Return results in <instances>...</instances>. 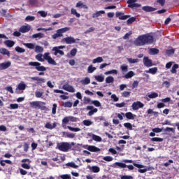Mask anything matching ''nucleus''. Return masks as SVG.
Masks as SVG:
<instances>
[{
  "label": "nucleus",
  "instance_id": "obj_24",
  "mask_svg": "<svg viewBox=\"0 0 179 179\" xmlns=\"http://www.w3.org/2000/svg\"><path fill=\"white\" fill-rule=\"evenodd\" d=\"M57 127V123L54 122L52 124L50 122H47L45 124V128H47V129H54Z\"/></svg>",
  "mask_w": 179,
  "mask_h": 179
},
{
  "label": "nucleus",
  "instance_id": "obj_6",
  "mask_svg": "<svg viewBox=\"0 0 179 179\" xmlns=\"http://www.w3.org/2000/svg\"><path fill=\"white\" fill-rule=\"evenodd\" d=\"M138 0H127V8H130L131 9H134L135 8H141L142 5L139 3H136Z\"/></svg>",
  "mask_w": 179,
  "mask_h": 179
},
{
  "label": "nucleus",
  "instance_id": "obj_48",
  "mask_svg": "<svg viewBox=\"0 0 179 179\" xmlns=\"http://www.w3.org/2000/svg\"><path fill=\"white\" fill-rule=\"evenodd\" d=\"M91 104H93L95 107H101V103L97 100L92 101Z\"/></svg>",
  "mask_w": 179,
  "mask_h": 179
},
{
  "label": "nucleus",
  "instance_id": "obj_29",
  "mask_svg": "<svg viewBox=\"0 0 179 179\" xmlns=\"http://www.w3.org/2000/svg\"><path fill=\"white\" fill-rule=\"evenodd\" d=\"M120 167V169H125L127 167V165L122 162H115L113 164V167Z\"/></svg>",
  "mask_w": 179,
  "mask_h": 179
},
{
  "label": "nucleus",
  "instance_id": "obj_5",
  "mask_svg": "<svg viewBox=\"0 0 179 179\" xmlns=\"http://www.w3.org/2000/svg\"><path fill=\"white\" fill-rule=\"evenodd\" d=\"M65 45L55 46L52 48V51H54V55L57 56L58 54L60 55H65V52L61 50H64Z\"/></svg>",
  "mask_w": 179,
  "mask_h": 179
},
{
  "label": "nucleus",
  "instance_id": "obj_44",
  "mask_svg": "<svg viewBox=\"0 0 179 179\" xmlns=\"http://www.w3.org/2000/svg\"><path fill=\"white\" fill-rule=\"evenodd\" d=\"M36 20V17L31 15H27L25 17V22H33Z\"/></svg>",
  "mask_w": 179,
  "mask_h": 179
},
{
  "label": "nucleus",
  "instance_id": "obj_32",
  "mask_svg": "<svg viewBox=\"0 0 179 179\" xmlns=\"http://www.w3.org/2000/svg\"><path fill=\"white\" fill-rule=\"evenodd\" d=\"M4 44L7 47L12 48L13 45H15V42L13 41L7 40L4 41Z\"/></svg>",
  "mask_w": 179,
  "mask_h": 179
},
{
  "label": "nucleus",
  "instance_id": "obj_10",
  "mask_svg": "<svg viewBox=\"0 0 179 179\" xmlns=\"http://www.w3.org/2000/svg\"><path fill=\"white\" fill-rule=\"evenodd\" d=\"M116 17H118L120 20H127L129 17H131V15H124L122 12H117L115 14Z\"/></svg>",
  "mask_w": 179,
  "mask_h": 179
},
{
  "label": "nucleus",
  "instance_id": "obj_60",
  "mask_svg": "<svg viewBox=\"0 0 179 179\" xmlns=\"http://www.w3.org/2000/svg\"><path fill=\"white\" fill-rule=\"evenodd\" d=\"M113 73H114L115 75H117V73H118V71H117L115 69L108 71L105 73V75H111Z\"/></svg>",
  "mask_w": 179,
  "mask_h": 179
},
{
  "label": "nucleus",
  "instance_id": "obj_17",
  "mask_svg": "<svg viewBox=\"0 0 179 179\" xmlns=\"http://www.w3.org/2000/svg\"><path fill=\"white\" fill-rule=\"evenodd\" d=\"M87 169H89L91 173H100V167L97 166H91L90 165H88Z\"/></svg>",
  "mask_w": 179,
  "mask_h": 179
},
{
  "label": "nucleus",
  "instance_id": "obj_37",
  "mask_svg": "<svg viewBox=\"0 0 179 179\" xmlns=\"http://www.w3.org/2000/svg\"><path fill=\"white\" fill-rule=\"evenodd\" d=\"M124 127L127 128V129H129V131H132V129H134L132 127V124L130 122L124 123Z\"/></svg>",
  "mask_w": 179,
  "mask_h": 179
},
{
  "label": "nucleus",
  "instance_id": "obj_59",
  "mask_svg": "<svg viewBox=\"0 0 179 179\" xmlns=\"http://www.w3.org/2000/svg\"><path fill=\"white\" fill-rule=\"evenodd\" d=\"M47 61L50 65H57V62H55L51 57Z\"/></svg>",
  "mask_w": 179,
  "mask_h": 179
},
{
  "label": "nucleus",
  "instance_id": "obj_54",
  "mask_svg": "<svg viewBox=\"0 0 179 179\" xmlns=\"http://www.w3.org/2000/svg\"><path fill=\"white\" fill-rule=\"evenodd\" d=\"M71 15H75L76 17H79L80 16V14L78 13V11H76V9L75 8H71Z\"/></svg>",
  "mask_w": 179,
  "mask_h": 179
},
{
  "label": "nucleus",
  "instance_id": "obj_33",
  "mask_svg": "<svg viewBox=\"0 0 179 179\" xmlns=\"http://www.w3.org/2000/svg\"><path fill=\"white\" fill-rule=\"evenodd\" d=\"M76 8H83V9H87V6H86V4H83V2L82 1H78L76 5Z\"/></svg>",
  "mask_w": 179,
  "mask_h": 179
},
{
  "label": "nucleus",
  "instance_id": "obj_34",
  "mask_svg": "<svg viewBox=\"0 0 179 179\" xmlns=\"http://www.w3.org/2000/svg\"><path fill=\"white\" fill-rule=\"evenodd\" d=\"M44 38V34L41 32L32 35V38Z\"/></svg>",
  "mask_w": 179,
  "mask_h": 179
},
{
  "label": "nucleus",
  "instance_id": "obj_58",
  "mask_svg": "<svg viewBox=\"0 0 179 179\" xmlns=\"http://www.w3.org/2000/svg\"><path fill=\"white\" fill-rule=\"evenodd\" d=\"M135 20H136V18L135 17H131L127 20V24H132Z\"/></svg>",
  "mask_w": 179,
  "mask_h": 179
},
{
  "label": "nucleus",
  "instance_id": "obj_41",
  "mask_svg": "<svg viewBox=\"0 0 179 179\" xmlns=\"http://www.w3.org/2000/svg\"><path fill=\"white\" fill-rule=\"evenodd\" d=\"M148 97L149 99H156L159 97V94H157V92H152L151 94L148 95Z\"/></svg>",
  "mask_w": 179,
  "mask_h": 179
},
{
  "label": "nucleus",
  "instance_id": "obj_21",
  "mask_svg": "<svg viewBox=\"0 0 179 179\" xmlns=\"http://www.w3.org/2000/svg\"><path fill=\"white\" fill-rule=\"evenodd\" d=\"M124 115L127 120H135V117H136V115H134V113L131 112L126 113Z\"/></svg>",
  "mask_w": 179,
  "mask_h": 179
},
{
  "label": "nucleus",
  "instance_id": "obj_43",
  "mask_svg": "<svg viewBox=\"0 0 179 179\" xmlns=\"http://www.w3.org/2000/svg\"><path fill=\"white\" fill-rule=\"evenodd\" d=\"M100 62H103V57H99L96 59H94L92 61V64H100Z\"/></svg>",
  "mask_w": 179,
  "mask_h": 179
},
{
  "label": "nucleus",
  "instance_id": "obj_64",
  "mask_svg": "<svg viewBox=\"0 0 179 179\" xmlns=\"http://www.w3.org/2000/svg\"><path fill=\"white\" fill-rule=\"evenodd\" d=\"M63 106H64V107H66V108H71V107H72V106H73V103L71 101H67V102H65L63 104Z\"/></svg>",
  "mask_w": 179,
  "mask_h": 179
},
{
  "label": "nucleus",
  "instance_id": "obj_49",
  "mask_svg": "<svg viewBox=\"0 0 179 179\" xmlns=\"http://www.w3.org/2000/svg\"><path fill=\"white\" fill-rule=\"evenodd\" d=\"M82 85H89L90 83V78L89 77H86L84 80H81Z\"/></svg>",
  "mask_w": 179,
  "mask_h": 179
},
{
  "label": "nucleus",
  "instance_id": "obj_35",
  "mask_svg": "<svg viewBox=\"0 0 179 179\" xmlns=\"http://www.w3.org/2000/svg\"><path fill=\"white\" fill-rule=\"evenodd\" d=\"M8 108H9L10 110H17V108H19V104L10 103Z\"/></svg>",
  "mask_w": 179,
  "mask_h": 179
},
{
  "label": "nucleus",
  "instance_id": "obj_9",
  "mask_svg": "<svg viewBox=\"0 0 179 179\" xmlns=\"http://www.w3.org/2000/svg\"><path fill=\"white\" fill-rule=\"evenodd\" d=\"M134 167H137V169H139L138 170V173H141V174H143V173H146V171H149V169H145V166L136 163L133 164Z\"/></svg>",
  "mask_w": 179,
  "mask_h": 179
},
{
  "label": "nucleus",
  "instance_id": "obj_2",
  "mask_svg": "<svg viewBox=\"0 0 179 179\" xmlns=\"http://www.w3.org/2000/svg\"><path fill=\"white\" fill-rule=\"evenodd\" d=\"M29 66H34L36 71H38L39 76H44L45 71H47V68L44 66H41V63L38 62H29L28 63Z\"/></svg>",
  "mask_w": 179,
  "mask_h": 179
},
{
  "label": "nucleus",
  "instance_id": "obj_25",
  "mask_svg": "<svg viewBox=\"0 0 179 179\" xmlns=\"http://www.w3.org/2000/svg\"><path fill=\"white\" fill-rule=\"evenodd\" d=\"M0 53H1L2 55H7L8 57H10V52L6 48H0Z\"/></svg>",
  "mask_w": 179,
  "mask_h": 179
},
{
  "label": "nucleus",
  "instance_id": "obj_12",
  "mask_svg": "<svg viewBox=\"0 0 179 179\" xmlns=\"http://www.w3.org/2000/svg\"><path fill=\"white\" fill-rule=\"evenodd\" d=\"M62 89L66 90V92H69V93H75V88L72 85H69L68 84H64L62 86Z\"/></svg>",
  "mask_w": 179,
  "mask_h": 179
},
{
  "label": "nucleus",
  "instance_id": "obj_42",
  "mask_svg": "<svg viewBox=\"0 0 179 179\" xmlns=\"http://www.w3.org/2000/svg\"><path fill=\"white\" fill-rule=\"evenodd\" d=\"M92 139L93 141H95V142H101L102 141L101 137L95 134L92 135Z\"/></svg>",
  "mask_w": 179,
  "mask_h": 179
},
{
  "label": "nucleus",
  "instance_id": "obj_14",
  "mask_svg": "<svg viewBox=\"0 0 179 179\" xmlns=\"http://www.w3.org/2000/svg\"><path fill=\"white\" fill-rule=\"evenodd\" d=\"M143 64L145 66H147V68H150V66H153V63H152V60H150V58L148 57H144Z\"/></svg>",
  "mask_w": 179,
  "mask_h": 179
},
{
  "label": "nucleus",
  "instance_id": "obj_61",
  "mask_svg": "<svg viewBox=\"0 0 179 179\" xmlns=\"http://www.w3.org/2000/svg\"><path fill=\"white\" fill-rule=\"evenodd\" d=\"M43 50L44 49L43 48V47H41L40 45L35 46L36 52H43Z\"/></svg>",
  "mask_w": 179,
  "mask_h": 179
},
{
  "label": "nucleus",
  "instance_id": "obj_46",
  "mask_svg": "<svg viewBox=\"0 0 179 179\" xmlns=\"http://www.w3.org/2000/svg\"><path fill=\"white\" fill-rule=\"evenodd\" d=\"M68 167H72V169H78L79 166L76 165L74 162H69L66 164Z\"/></svg>",
  "mask_w": 179,
  "mask_h": 179
},
{
  "label": "nucleus",
  "instance_id": "obj_11",
  "mask_svg": "<svg viewBox=\"0 0 179 179\" xmlns=\"http://www.w3.org/2000/svg\"><path fill=\"white\" fill-rule=\"evenodd\" d=\"M62 41L63 43H66V44H74V43H76V40L73 38V37L68 36L66 38H64Z\"/></svg>",
  "mask_w": 179,
  "mask_h": 179
},
{
  "label": "nucleus",
  "instance_id": "obj_15",
  "mask_svg": "<svg viewBox=\"0 0 179 179\" xmlns=\"http://www.w3.org/2000/svg\"><path fill=\"white\" fill-rule=\"evenodd\" d=\"M12 65L10 62H7L5 63L0 64V71H5V69H8Z\"/></svg>",
  "mask_w": 179,
  "mask_h": 179
},
{
  "label": "nucleus",
  "instance_id": "obj_28",
  "mask_svg": "<svg viewBox=\"0 0 179 179\" xmlns=\"http://www.w3.org/2000/svg\"><path fill=\"white\" fill-rule=\"evenodd\" d=\"M39 110H41V111H48V108L45 106V102L42 101V103L39 104Z\"/></svg>",
  "mask_w": 179,
  "mask_h": 179
},
{
  "label": "nucleus",
  "instance_id": "obj_22",
  "mask_svg": "<svg viewBox=\"0 0 179 179\" xmlns=\"http://www.w3.org/2000/svg\"><path fill=\"white\" fill-rule=\"evenodd\" d=\"M106 13V11L104 10H99L92 14L93 19H96V17H99V16H101V15H104Z\"/></svg>",
  "mask_w": 179,
  "mask_h": 179
},
{
  "label": "nucleus",
  "instance_id": "obj_26",
  "mask_svg": "<svg viewBox=\"0 0 179 179\" xmlns=\"http://www.w3.org/2000/svg\"><path fill=\"white\" fill-rule=\"evenodd\" d=\"M146 73H151V75H156L157 73V67H153L151 69H149V70L145 71Z\"/></svg>",
  "mask_w": 179,
  "mask_h": 179
},
{
  "label": "nucleus",
  "instance_id": "obj_56",
  "mask_svg": "<svg viewBox=\"0 0 179 179\" xmlns=\"http://www.w3.org/2000/svg\"><path fill=\"white\" fill-rule=\"evenodd\" d=\"M15 51L17 52H20V53L26 52V50H24V48H20V46L15 47Z\"/></svg>",
  "mask_w": 179,
  "mask_h": 179
},
{
  "label": "nucleus",
  "instance_id": "obj_38",
  "mask_svg": "<svg viewBox=\"0 0 179 179\" xmlns=\"http://www.w3.org/2000/svg\"><path fill=\"white\" fill-rule=\"evenodd\" d=\"M36 59L37 61H39V62H44V58H43L42 54H38L35 56Z\"/></svg>",
  "mask_w": 179,
  "mask_h": 179
},
{
  "label": "nucleus",
  "instance_id": "obj_19",
  "mask_svg": "<svg viewBox=\"0 0 179 179\" xmlns=\"http://www.w3.org/2000/svg\"><path fill=\"white\" fill-rule=\"evenodd\" d=\"M142 10H144V12H155V10H156V8L152 6H145L142 7Z\"/></svg>",
  "mask_w": 179,
  "mask_h": 179
},
{
  "label": "nucleus",
  "instance_id": "obj_50",
  "mask_svg": "<svg viewBox=\"0 0 179 179\" xmlns=\"http://www.w3.org/2000/svg\"><path fill=\"white\" fill-rule=\"evenodd\" d=\"M127 61L130 64H136V62H139V59L127 58Z\"/></svg>",
  "mask_w": 179,
  "mask_h": 179
},
{
  "label": "nucleus",
  "instance_id": "obj_36",
  "mask_svg": "<svg viewBox=\"0 0 179 179\" xmlns=\"http://www.w3.org/2000/svg\"><path fill=\"white\" fill-rule=\"evenodd\" d=\"M23 45H24V47H27V48H29V50H34L35 48V45L31 43H23Z\"/></svg>",
  "mask_w": 179,
  "mask_h": 179
},
{
  "label": "nucleus",
  "instance_id": "obj_55",
  "mask_svg": "<svg viewBox=\"0 0 179 179\" xmlns=\"http://www.w3.org/2000/svg\"><path fill=\"white\" fill-rule=\"evenodd\" d=\"M94 78L97 82H104V76H95Z\"/></svg>",
  "mask_w": 179,
  "mask_h": 179
},
{
  "label": "nucleus",
  "instance_id": "obj_31",
  "mask_svg": "<svg viewBox=\"0 0 179 179\" xmlns=\"http://www.w3.org/2000/svg\"><path fill=\"white\" fill-rule=\"evenodd\" d=\"M135 76V73H134V71H129L127 73H126L124 76V78L125 79H131V78Z\"/></svg>",
  "mask_w": 179,
  "mask_h": 179
},
{
  "label": "nucleus",
  "instance_id": "obj_57",
  "mask_svg": "<svg viewBox=\"0 0 179 179\" xmlns=\"http://www.w3.org/2000/svg\"><path fill=\"white\" fill-rule=\"evenodd\" d=\"M152 142H163V138L159 137H154L150 139Z\"/></svg>",
  "mask_w": 179,
  "mask_h": 179
},
{
  "label": "nucleus",
  "instance_id": "obj_63",
  "mask_svg": "<svg viewBox=\"0 0 179 179\" xmlns=\"http://www.w3.org/2000/svg\"><path fill=\"white\" fill-rule=\"evenodd\" d=\"M89 103H92V99L85 96L83 99V104H89Z\"/></svg>",
  "mask_w": 179,
  "mask_h": 179
},
{
  "label": "nucleus",
  "instance_id": "obj_53",
  "mask_svg": "<svg viewBox=\"0 0 179 179\" xmlns=\"http://www.w3.org/2000/svg\"><path fill=\"white\" fill-rule=\"evenodd\" d=\"M96 67H93V65H90L88 66L87 72L88 73H93L94 71H96Z\"/></svg>",
  "mask_w": 179,
  "mask_h": 179
},
{
  "label": "nucleus",
  "instance_id": "obj_45",
  "mask_svg": "<svg viewBox=\"0 0 179 179\" xmlns=\"http://www.w3.org/2000/svg\"><path fill=\"white\" fill-rule=\"evenodd\" d=\"M83 124L85 126V127H90V125H92L93 124V122H92L90 120H85L83 122Z\"/></svg>",
  "mask_w": 179,
  "mask_h": 179
},
{
  "label": "nucleus",
  "instance_id": "obj_23",
  "mask_svg": "<svg viewBox=\"0 0 179 179\" xmlns=\"http://www.w3.org/2000/svg\"><path fill=\"white\" fill-rule=\"evenodd\" d=\"M31 80H36L38 83H45V80L41 77H31Z\"/></svg>",
  "mask_w": 179,
  "mask_h": 179
},
{
  "label": "nucleus",
  "instance_id": "obj_1",
  "mask_svg": "<svg viewBox=\"0 0 179 179\" xmlns=\"http://www.w3.org/2000/svg\"><path fill=\"white\" fill-rule=\"evenodd\" d=\"M154 41V38L151 35L149 34H143L139 36L135 41H134V45L137 47H142L146 44H152Z\"/></svg>",
  "mask_w": 179,
  "mask_h": 179
},
{
  "label": "nucleus",
  "instance_id": "obj_4",
  "mask_svg": "<svg viewBox=\"0 0 179 179\" xmlns=\"http://www.w3.org/2000/svg\"><path fill=\"white\" fill-rule=\"evenodd\" d=\"M69 30H71L70 27L59 29L56 31V33L52 36V38H53V40H57V38L64 36V34H62L63 33H66V31H69Z\"/></svg>",
  "mask_w": 179,
  "mask_h": 179
},
{
  "label": "nucleus",
  "instance_id": "obj_39",
  "mask_svg": "<svg viewBox=\"0 0 179 179\" xmlns=\"http://www.w3.org/2000/svg\"><path fill=\"white\" fill-rule=\"evenodd\" d=\"M67 129H69V131H72L73 132H79V131H80V128L72 127L71 126H67Z\"/></svg>",
  "mask_w": 179,
  "mask_h": 179
},
{
  "label": "nucleus",
  "instance_id": "obj_52",
  "mask_svg": "<svg viewBox=\"0 0 179 179\" xmlns=\"http://www.w3.org/2000/svg\"><path fill=\"white\" fill-rule=\"evenodd\" d=\"M114 82V77L108 76L106 78V83H113Z\"/></svg>",
  "mask_w": 179,
  "mask_h": 179
},
{
  "label": "nucleus",
  "instance_id": "obj_40",
  "mask_svg": "<svg viewBox=\"0 0 179 179\" xmlns=\"http://www.w3.org/2000/svg\"><path fill=\"white\" fill-rule=\"evenodd\" d=\"M178 67H179L178 64H173L171 70V73H177V69H178Z\"/></svg>",
  "mask_w": 179,
  "mask_h": 179
},
{
  "label": "nucleus",
  "instance_id": "obj_18",
  "mask_svg": "<svg viewBox=\"0 0 179 179\" xmlns=\"http://www.w3.org/2000/svg\"><path fill=\"white\" fill-rule=\"evenodd\" d=\"M19 31L20 33H27L28 31H30V27L26 26V25H22L20 28Z\"/></svg>",
  "mask_w": 179,
  "mask_h": 179
},
{
  "label": "nucleus",
  "instance_id": "obj_7",
  "mask_svg": "<svg viewBox=\"0 0 179 179\" xmlns=\"http://www.w3.org/2000/svg\"><path fill=\"white\" fill-rule=\"evenodd\" d=\"M21 167L22 169H24L25 170H30L31 169V166L30 165V163H31V161L29 159H23L21 161Z\"/></svg>",
  "mask_w": 179,
  "mask_h": 179
},
{
  "label": "nucleus",
  "instance_id": "obj_47",
  "mask_svg": "<svg viewBox=\"0 0 179 179\" xmlns=\"http://www.w3.org/2000/svg\"><path fill=\"white\" fill-rule=\"evenodd\" d=\"M120 69L122 70V72H123L124 73H125L126 72H128V65L122 64L120 66Z\"/></svg>",
  "mask_w": 179,
  "mask_h": 179
},
{
  "label": "nucleus",
  "instance_id": "obj_62",
  "mask_svg": "<svg viewBox=\"0 0 179 179\" xmlns=\"http://www.w3.org/2000/svg\"><path fill=\"white\" fill-rule=\"evenodd\" d=\"M59 177L62 179H72L71 175L69 174H63V175H60Z\"/></svg>",
  "mask_w": 179,
  "mask_h": 179
},
{
  "label": "nucleus",
  "instance_id": "obj_13",
  "mask_svg": "<svg viewBox=\"0 0 179 179\" xmlns=\"http://www.w3.org/2000/svg\"><path fill=\"white\" fill-rule=\"evenodd\" d=\"M43 101H34L29 103V107L31 108H39L40 104H42Z\"/></svg>",
  "mask_w": 179,
  "mask_h": 179
},
{
  "label": "nucleus",
  "instance_id": "obj_20",
  "mask_svg": "<svg viewBox=\"0 0 179 179\" xmlns=\"http://www.w3.org/2000/svg\"><path fill=\"white\" fill-rule=\"evenodd\" d=\"M87 150L90 152H100V148L94 146V145H87Z\"/></svg>",
  "mask_w": 179,
  "mask_h": 179
},
{
  "label": "nucleus",
  "instance_id": "obj_3",
  "mask_svg": "<svg viewBox=\"0 0 179 179\" xmlns=\"http://www.w3.org/2000/svg\"><path fill=\"white\" fill-rule=\"evenodd\" d=\"M72 146H75V143L71 142H62L57 144V149L61 152H69V150L72 148Z\"/></svg>",
  "mask_w": 179,
  "mask_h": 179
},
{
  "label": "nucleus",
  "instance_id": "obj_30",
  "mask_svg": "<svg viewBox=\"0 0 179 179\" xmlns=\"http://www.w3.org/2000/svg\"><path fill=\"white\" fill-rule=\"evenodd\" d=\"M62 134L63 136H65V138H69L71 139H73V138H75V134L73 133H68L64 131Z\"/></svg>",
  "mask_w": 179,
  "mask_h": 179
},
{
  "label": "nucleus",
  "instance_id": "obj_51",
  "mask_svg": "<svg viewBox=\"0 0 179 179\" xmlns=\"http://www.w3.org/2000/svg\"><path fill=\"white\" fill-rule=\"evenodd\" d=\"M17 89H18V90H24L26 89V84L24 83H20L17 85Z\"/></svg>",
  "mask_w": 179,
  "mask_h": 179
},
{
  "label": "nucleus",
  "instance_id": "obj_16",
  "mask_svg": "<svg viewBox=\"0 0 179 179\" xmlns=\"http://www.w3.org/2000/svg\"><path fill=\"white\" fill-rule=\"evenodd\" d=\"M87 110H90L88 112V115H90V117H92V115H93V114H94V113H97V111H99V110L92 106H87Z\"/></svg>",
  "mask_w": 179,
  "mask_h": 179
},
{
  "label": "nucleus",
  "instance_id": "obj_8",
  "mask_svg": "<svg viewBox=\"0 0 179 179\" xmlns=\"http://www.w3.org/2000/svg\"><path fill=\"white\" fill-rule=\"evenodd\" d=\"M131 107L134 110H139V108H143V107H145V105L142 102L138 101L136 102H134Z\"/></svg>",
  "mask_w": 179,
  "mask_h": 179
},
{
  "label": "nucleus",
  "instance_id": "obj_27",
  "mask_svg": "<svg viewBox=\"0 0 179 179\" xmlns=\"http://www.w3.org/2000/svg\"><path fill=\"white\" fill-rule=\"evenodd\" d=\"M159 52V50L157 48H150L149 50L150 55H157Z\"/></svg>",
  "mask_w": 179,
  "mask_h": 179
}]
</instances>
